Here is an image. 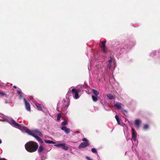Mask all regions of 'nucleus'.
<instances>
[{
    "label": "nucleus",
    "mask_w": 160,
    "mask_h": 160,
    "mask_svg": "<svg viewBox=\"0 0 160 160\" xmlns=\"http://www.w3.org/2000/svg\"><path fill=\"white\" fill-rule=\"evenodd\" d=\"M26 150L29 152H32L36 151L38 147L37 143L32 141L28 142L25 145Z\"/></svg>",
    "instance_id": "f257e3e1"
},
{
    "label": "nucleus",
    "mask_w": 160,
    "mask_h": 160,
    "mask_svg": "<svg viewBox=\"0 0 160 160\" xmlns=\"http://www.w3.org/2000/svg\"><path fill=\"white\" fill-rule=\"evenodd\" d=\"M9 123L12 126H13L15 128L19 129H23L26 132L28 133L29 134L32 136L33 134L32 133V131L28 129L27 128L25 127H22L21 125L18 124L16 123L15 121L12 119L10 120L9 121Z\"/></svg>",
    "instance_id": "f03ea898"
},
{
    "label": "nucleus",
    "mask_w": 160,
    "mask_h": 160,
    "mask_svg": "<svg viewBox=\"0 0 160 160\" xmlns=\"http://www.w3.org/2000/svg\"><path fill=\"white\" fill-rule=\"evenodd\" d=\"M106 41H104L101 42V44L100 45V47L102 49L103 52L104 53H107V51L106 49Z\"/></svg>",
    "instance_id": "7ed1b4c3"
},
{
    "label": "nucleus",
    "mask_w": 160,
    "mask_h": 160,
    "mask_svg": "<svg viewBox=\"0 0 160 160\" xmlns=\"http://www.w3.org/2000/svg\"><path fill=\"white\" fill-rule=\"evenodd\" d=\"M71 92L73 94H74V98L77 99L79 98V94L78 93V90H76L74 88H72Z\"/></svg>",
    "instance_id": "20e7f679"
},
{
    "label": "nucleus",
    "mask_w": 160,
    "mask_h": 160,
    "mask_svg": "<svg viewBox=\"0 0 160 160\" xmlns=\"http://www.w3.org/2000/svg\"><path fill=\"white\" fill-rule=\"evenodd\" d=\"M25 102V107L26 110L30 111L31 110V108L30 104L28 102L25 98L23 99Z\"/></svg>",
    "instance_id": "39448f33"
},
{
    "label": "nucleus",
    "mask_w": 160,
    "mask_h": 160,
    "mask_svg": "<svg viewBox=\"0 0 160 160\" xmlns=\"http://www.w3.org/2000/svg\"><path fill=\"white\" fill-rule=\"evenodd\" d=\"M62 102L63 104L62 105L63 108L65 109H67L69 104V102L68 101L64 99L62 101Z\"/></svg>",
    "instance_id": "423d86ee"
},
{
    "label": "nucleus",
    "mask_w": 160,
    "mask_h": 160,
    "mask_svg": "<svg viewBox=\"0 0 160 160\" xmlns=\"http://www.w3.org/2000/svg\"><path fill=\"white\" fill-rule=\"evenodd\" d=\"M114 106L118 109L121 110L123 105L120 102H117L114 104Z\"/></svg>",
    "instance_id": "0eeeda50"
},
{
    "label": "nucleus",
    "mask_w": 160,
    "mask_h": 160,
    "mask_svg": "<svg viewBox=\"0 0 160 160\" xmlns=\"http://www.w3.org/2000/svg\"><path fill=\"white\" fill-rule=\"evenodd\" d=\"M89 145V143L88 142H83L81 143L79 146V148H85Z\"/></svg>",
    "instance_id": "6e6552de"
},
{
    "label": "nucleus",
    "mask_w": 160,
    "mask_h": 160,
    "mask_svg": "<svg viewBox=\"0 0 160 160\" xmlns=\"http://www.w3.org/2000/svg\"><path fill=\"white\" fill-rule=\"evenodd\" d=\"M141 123V121L139 119H136L135 121V124L136 126V127L138 128H139Z\"/></svg>",
    "instance_id": "1a4fd4ad"
},
{
    "label": "nucleus",
    "mask_w": 160,
    "mask_h": 160,
    "mask_svg": "<svg viewBox=\"0 0 160 160\" xmlns=\"http://www.w3.org/2000/svg\"><path fill=\"white\" fill-rule=\"evenodd\" d=\"M32 136L36 138L38 141L40 143H42L43 142L42 139L38 136L33 134V135H32Z\"/></svg>",
    "instance_id": "9d476101"
},
{
    "label": "nucleus",
    "mask_w": 160,
    "mask_h": 160,
    "mask_svg": "<svg viewBox=\"0 0 160 160\" xmlns=\"http://www.w3.org/2000/svg\"><path fill=\"white\" fill-rule=\"evenodd\" d=\"M132 138L134 141L136 140V135L134 132V129L133 128H132Z\"/></svg>",
    "instance_id": "9b49d317"
},
{
    "label": "nucleus",
    "mask_w": 160,
    "mask_h": 160,
    "mask_svg": "<svg viewBox=\"0 0 160 160\" xmlns=\"http://www.w3.org/2000/svg\"><path fill=\"white\" fill-rule=\"evenodd\" d=\"M61 129L67 133H69L70 132L69 129L68 128L66 127H63L61 128Z\"/></svg>",
    "instance_id": "f8f14e48"
},
{
    "label": "nucleus",
    "mask_w": 160,
    "mask_h": 160,
    "mask_svg": "<svg viewBox=\"0 0 160 160\" xmlns=\"http://www.w3.org/2000/svg\"><path fill=\"white\" fill-rule=\"evenodd\" d=\"M34 132H35L37 133H38V135L40 136H42V134L38 129H36L34 130Z\"/></svg>",
    "instance_id": "ddd939ff"
},
{
    "label": "nucleus",
    "mask_w": 160,
    "mask_h": 160,
    "mask_svg": "<svg viewBox=\"0 0 160 160\" xmlns=\"http://www.w3.org/2000/svg\"><path fill=\"white\" fill-rule=\"evenodd\" d=\"M92 91L94 93V94L96 96H97L99 95V92L97 90L93 89L92 90Z\"/></svg>",
    "instance_id": "4468645a"
},
{
    "label": "nucleus",
    "mask_w": 160,
    "mask_h": 160,
    "mask_svg": "<svg viewBox=\"0 0 160 160\" xmlns=\"http://www.w3.org/2000/svg\"><path fill=\"white\" fill-rule=\"evenodd\" d=\"M43 147L42 145H41L39 147L38 150V152H41L43 150Z\"/></svg>",
    "instance_id": "2eb2a0df"
},
{
    "label": "nucleus",
    "mask_w": 160,
    "mask_h": 160,
    "mask_svg": "<svg viewBox=\"0 0 160 160\" xmlns=\"http://www.w3.org/2000/svg\"><path fill=\"white\" fill-rule=\"evenodd\" d=\"M62 148L63 149L66 150H68V147L65 146V144L64 143H63Z\"/></svg>",
    "instance_id": "dca6fc26"
},
{
    "label": "nucleus",
    "mask_w": 160,
    "mask_h": 160,
    "mask_svg": "<svg viewBox=\"0 0 160 160\" xmlns=\"http://www.w3.org/2000/svg\"><path fill=\"white\" fill-rule=\"evenodd\" d=\"M107 96L108 98L110 100H112L114 98V97L113 95L110 94H107Z\"/></svg>",
    "instance_id": "f3484780"
},
{
    "label": "nucleus",
    "mask_w": 160,
    "mask_h": 160,
    "mask_svg": "<svg viewBox=\"0 0 160 160\" xmlns=\"http://www.w3.org/2000/svg\"><path fill=\"white\" fill-rule=\"evenodd\" d=\"M92 98L93 101L94 102H96L98 100V98L96 96H95L94 95H92Z\"/></svg>",
    "instance_id": "a211bd4d"
},
{
    "label": "nucleus",
    "mask_w": 160,
    "mask_h": 160,
    "mask_svg": "<svg viewBox=\"0 0 160 160\" xmlns=\"http://www.w3.org/2000/svg\"><path fill=\"white\" fill-rule=\"evenodd\" d=\"M36 106L38 110H42V107L40 104L38 103L36 104Z\"/></svg>",
    "instance_id": "6ab92c4d"
},
{
    "label": "nucleus",
    "mask_w": 160,
    "mask_h": 160,
    "mask_svg": "<svg viewBox=\"0 0 160 160\" xmlns=\"http://www.w3.org/2000/svg\"><path fill=\"white\" fill-rule=\"evenodd\" d=\"M115 118L118 122V124H120V122L119 121V117L118 116V115H116L115 116Z\"/></svg>",
    "instance_id": "aec40b11"
},
{
    "label": "nucleus",
    "mask_w": 160,
    "mask_h": 160,
    "mask_svg": "<svg viewBox=\"0 0 160 160\" xmlns=\"http://www.w3.org/2000/svg\"><path fill=\"white\" fill-rule=\"evenodd\" d=\"M68 124V122L67 120H64L63 122L62 123V124L63 125L65 126L66 125H67Z\"/></svg>",
    "instance_id": "412c9836"
},
{
    "label": "nucleus",
    "mask_w": 160,
    "mask_h": 160,
    "mask_svg": "<svg viewBox=\"0 0 160 160\" xmlns=\"http://www.w3.org/2000/svg\"><path fill=\"white\" fill-rule=\"evenodd\" d=\"M61 115L60 113H59L58 114L57 117V120L58 121L60 120L61 118Z\"/></svg>",
    "instance_id": "4be33fe9"
},
{
    "label": "nucleus",
    "mask_w": 160,
    "mask_h": 160,
    "mask_svg": "<svg viewBox=\"0 0 160 160\" xmlns=\"http://www.w3.org/2000/svg\"><path fill=\"white\" fill-rule=\"evenodd\" d=\"M148 128H149V126L148 125L145 124L144 125L143 128V129H144L145 130H146V129H148Z\"/></svg>",
    "instance_id": "5701e85b"
},
{
    "label": "nucleus",
    "mask_w": 160,
    "mask_h": 160,
    "mask_svg": "<svg viewBox=\"0 0 160 160\" xmlns=\"http://www.w3.org/2000/svg\"><path fill=\"white\" fill-rule=\"evenodd\" d=\"M63 143H59L58 144H55V146L57 147H62Z\"/></svg>",
    "instance_id": "b1692460"
},
{
    "label": "nucleus",
    "mask_w": 160,
    "mask_h": 160,
    "mask_svg": "<svg viewBox=\"0 0 160 160\" xmlns=\"http://www.w3.org/2000/svg\"><path fill=\"white\" fill-rule=\"evenodd\" d=\"M92 151L94 153H97V150L95 148H92Z\"/></svg>",
    "instance_id": "393cba45"
},
{
    "label": "nucleus",
    "mask_w": 160,
    "mask_h": 160,
    "mask_svg": "<svg viewBox=\"0 0 160 160\" xmlns=\"http://www.w3.org/2000/svg\"><path fill=\"white\" fill-rule=\"evenodd\" d=\"M45 142L47 143L51 144V141L49 140H45Z\"/></svg>",
    "instance_id": "a878e982"
},
{
    "label": "nucleus",
    "mask_w": 160,
    "mask_h": 160,
    "mask_svg": "<svg viewBox=\"0 0 160 160\" xmlns=\"http://www.w3.org/2000/svg\"><path fill=\"white\" fill-rule=\"evenodd\" d=\"M82 141L84 142H88V140L86 138H83L82 139Z\"/></svg>",
    "instance_id": "bb28decb"
},
{
    "label": "nucleus",
    "mask_w": 160,
    "mask_h": 160,
    "mask_svg": "<svg viewBox=\"0 0 160 160\" xmlns=\"http://www.w3.org/2000/svg\"><path fill=\"white\" fill-rule=\"evenodd\" d=\"M17 93L19 95H21V94H22V92L21 91L18 90L17 91Z\"/></svg>",
    "instance_id": "cd10ccee"
},
{
    "label": "nucleus",
    "mask_w": 160,
    "mask_h": 160,
    "mask_svg": "<svg viewBox=\"0 0 160 160\" xmlns=\"http://www.w3.org/2000/svg\"><path fill=\"white\" fill-rule=\"evenodd\" d=\"M0 94L2 96H3V95H6V94H5V93L4 92H1L0 91Z\"/></svg>",
    "instance_id": "c85d7f7f"
},
{
    "label": "nucleus",
    "mask_w": 160,
    "mask_h": 160,
    "mask_svg": "<svg viewBox=\"0 0 160 160\" xmlns=\"http://www.w3.org/2000/svg\"><path fill=\"white\" fill-rule=\"evenodd\" d=\"M108 67L109 68H110L111 67V63H108Z\"/></svg>",
    "instance_id": "c756f323"
},
{
    "label": "nucleus",
    "mask_w": 160,
    "mask_h": 160,
    "mask_svg": "<svg viewBox=\"0 0 160 160\" xmlns=\"http://www.w3.org/2000/svg\"><path fill=\"white\" fill-rule=\"evenodd\" d=\"M112 59L111 58L110 60H109L108 62H109V63H111L112 62Z\"/></svg>",
    "instance_id": "7c9ffc66"
},
{
    "label": "nucleus",
    "mask_w": 160,
    "mask_h": 160,
    "mask_svg": "<svg viewBox=\"0 0 160 160\" xmlns=\"http://www.w3.org/2000/svg\"><path fill=\"white\" fill-rule=\"evenodd\" d=\"M86 158L87 159V160H93L91 159L90 158H89V157H87Z\"/></svg>",
    "instance_id": "2f4dec72"
},
{
    "label": "nucleus",
    "mask_w": 160,
    "mask_h": 160,
    "mask_svg": "<svg viewBox=\"0 0 160 160\" xmlns=\"http://www.w3.org/2000/svg\"><path fill=\"white\" fill-rule=\"evenodd\" d=\"M55 142L52 141H51V144H54Z\"/></svg>",
    "instance_id": "473e14b6"
},
{
    "label": "nucleus",
    "mask_w": 160,
    "mask_h": 160,
    "mask_svg": "<svg viewBox=\"0 0 160 160\" xmlns=\"http://www.w3.org/2000/svg\"><path fill=\"white\" fill-rule=\"evenodd\" d=\"M0 160H7L5 158H0Z\"/></svg>",
    "instance_id": "72a5a7b5"
},
{
    "label": "nucleus",
    "mask_w": 160,
    "mask_h": 160,
    "mask_svg": "<svg viewBox=\"0 0 160 160\" xmlns=\"http://www.w3.org/2000/svg\"><path fill=\"white\" fill-rule=\"evenodd\" d=\"M13 87L15 89H16L17 88V87L16 86H14Z\"/></svg>",
    "instance_id": "f704fd0d"
},
{
    "label": "nucleus",
    "mask_w": 160,
    "mask_h": 160,
    "mask_svg": "<svg viewBox=\"0 0 160 160\" xmlns=\"http://www.w3.org/2000/svg\"><path fill=\"white\" fill-rule=\"evenodd\" d=\"M20 98H21L22 97V94H21V95H20Z\"/></svg>",
    "instance_id": "c9c22d12"
},
{
    "label": "nucleus",
    "mask_w": 160,
    "mask_h": 160,
    "mask_svg": "<svg viewBox=\"0 0 160 160\" xmlns=\"http://www.w3.org/2000/svg\"><path fill=\"white\" fill-rule=\"evenodd\" d=\"M123 111H124L125 112H127V111L126 110H124Z\"/></svg>",
    "instance_id": "e433bc0d"
},
{
    "label": "nucleus",
    "mask_w": 160,
    "mask_h": 160,
    "mask_svg": "<svg viewBox=\"0 0 160 160\" xmlns=\"http://www.w3.org/2000/svg\"><path fill=\"white\" fill-rule=\"evenodd\" d=\"M2 141L0 139V144H1L2 143Z\"/></svg>",
    "instance_id": "4c0bfd02"
}]
</instances>
